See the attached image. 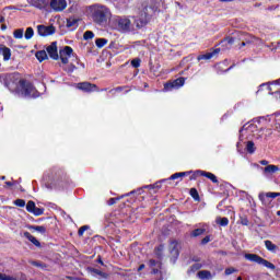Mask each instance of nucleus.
Wrapping results in <instances>:
<instances>
[{"label": "nucleus", "instance_id": "29", "mask_svg": "<svg viewBox=\"0 0 280 280\" xmlns=\"http://www.w3.org/2000/svg\"><path fill=\"white\" fill-rule=\"evenodd\" d=\"M107 44H108V39L106 38H96L95 40V45L96 47H98V49H102V47H104Z\"/></svg>", "mask_w": 280, "mask_h": 280}, {"label": "nucleus", "instance_id": "8", "mask_svg": "<svg viewBox=\"0 0 280 280\" xmlns=\"http://www.w3.org/2000/svg\"><path fill=\"white\" fill-rule=\"evenodd\" d=\"M151 19H152V15L148 14V8H144L141 11L139 18L136 19V21H135L136 27L138 30H141L142 27H145V25H148V23H150Z\"/></svg>", "mask_w": 280, "mask_h": 280}, {"label": "nucleus", "instance_id": "31", "mask_svg": "<svg viewBox=\"0 0 280 280\" xmlns=\"http://www.w3.org/2000/svg\"><path fill=\"white\" fill-rule=\"evenodd\" d=\"M217 224H219V226H229V218L226 217L218 218Z\"/></svg>", "mask_w": 280, "mask_h": 280}, {"label": "nucleus", "instance_id": "55", "mask_svg": "<svg viewBox=\"0 0 280 280\" xmlns=\"http://www.w3.org/2000/svg\"><path fill=\"white\" fill-rule=\"evenodd\" d=\"M276 128L280 130V115L276 116Z\"/></svg>", "mask_w": 280, "mask_h": 280}, {"label": "nucleus", "instance_id": "37", "mask_svg": "<svg viewBox=\"0 0 280 280\" xmlns=\"http://www.w3.org/2000/svg\"><path fill=\"white\" fill-rule=\"evenodd\" d=\"M67 27H78V19H68Z\"/></svg>", "mask_w": 280, "mask_h": 280}, {"label": "nucleus", "instance_id": "17", "mask_svg": "<svg viewBox=\"0 0 280 280\" xmlns=\"http://www.w3.org/2000/svg\"><path fill=\"white\" fill-rule=\"evenodd\" d=\"M23 236L26 237L28 242H32L34 246H36L37 248H40V241L37 240L34 235H32L30 232H24Z\"/></svg>", "mask_w": 280, "mask_h": 280}, {"label": "nucleus", "instance_id": "24", "mask_svg": "<svg viewBox=\"0 0 280 280\" xmlns=\"http://www.w3.org/2000/svg\"><path fill=\"white\" fill-rule=\"evenodd\" d=\"M276 172H279V166L277 165H267L265 168H264V173L265 174H275Z\"/></svg>", "mask_w": 280, "mask_h": 280}, {"label": "nucleus", "instance_id": "43", "mask_svg": "<svg viewBox=\"0 0 280 280\" xmlns=\"http://www.w3.org/2000/svg\"><path fill=\"white\" fill-rule=\"evenodd\" d=\"M32 213H33V215H36V217L43 215V213H45V208H37V207H35V209H34V211Z\"/></svg>", "mask_w": 280, "mask_h": 280}, {"label": "nucleus", "instance_id": "40", "mask_svg": "<svg viewBox=\"0 0 280 280\" xmlns=\"http://www.w3.org/2000/svg\"><path fill=\"white\" fill-rule=\"evenodd\" d=\"M149 266H150V268H154V266H158V268H162L163 262L156 261L155 259H150L149 260Z\"/></svg>", "mask_w": 280, "mask_h": 280}, {"label": "nucleus", "instance_id": "7", "mask_svg": "<svg viewBox=\"0 0 280 280\" xmlns=\"http://www.w3.org/2000/svg\"><path fill=\"white\" fill-rule=\"evenodd\" d=\"M185 77H179L175 80L167 81L164 83L163 92L164 93H170L171 91H176L180 89V86H185Z\"/></svg>", "mask_w": 280, "mask_h": 280}, {"label": "nucleus", "instance_id": "4", "mask_svg": "<svg viewBox=\"0 0 280 280\" xmlns=\"http://www.w3.org/2000/svg\"><path fill=\"white\" fill-rule=\"evenodd\" d=\"M245 259H247V261H253L254 264H258L259 266H265V268H269V270L277 269V266H275V264L264 259L261 256L257 254H246Z\"/></svg>", "mask_w": 280, "mask_h": 280}, {"label": "nucleus", "instance_id": "10", "mask_svg": "<svg viewBox=\"0 0 280 280\" xmlns=\"http://www.w3.org/2000/svg\"><path fill=\"white\" fill-rule=\"evenodd\" d=\"M170 255H171V261H173V264H176V260L178 259V257H180V249L178 247V241H172L170 243Z\"/></svg>", "mask_w": 280, "mask_h": 280}, {"label": "nucleus", "instance_id": "45", "mask_svg": "<svg viewBox=\"0 0 280 280\" xmlns=\"http://www.w3.org/2000/svg\"><path fill=\"white\" fill-rule=\"evenodd\" d=\"M89 229H90L89 225H83V226H81V228L79 229V231H78L79 237H82V235H84V232H85V231H89Z\"/></svg>", "mask_w": 280, "mask_h": 280}, {"label": "nucleus", "instance_id": "42", "mask_svg": "<svg viewBox=\"0 0 280 280\" xmlns=\"http://www.w3.org/2000/svg\"><path fill=\"white\" fill-rule=\"evenodd\" d=\"M126 89H128V86L124 85V86H117L115 89L109 90V93H121V91H126Z\"/></svg>", "mask_w": 280, "mask_h": 280}, {"label": "nucleus", "instance_id": "26", "mask_svg": "<svg viewBox=\"0 0 280 280\" xmlns=\"http://www.w3.org/2000/svg\"><path fill=\"white\" fill-rule=\"evenodd\" d=\"M31 266H35V268H42V270H47L48 266L47 264H44L42 261L36 260H30Z\"/></svg>", "mask_w": 280, "mask_h": 280}, {"label": "nucleus", "instance_id": "23", "mask_svg": "<svg viewBox=\"0 0 280 280\" xmlns=\"http://www.w3.org/2000/svg\"><path fill=\"white\" fill-rule=\"evenodd\" d=\"M36 59L38 60V62H43L45 60H47L48 56H47V51L45 50H38L35 54Z\"/></svg>", "mask_w": 280, "mask_h": 280}, {"label": "nucleus", "instance_id": "38", "mask_svg": "<svg viewBox=\"0 0 280 280\" xmlns=\"http://www.w3.org/2000/svg\"><path fill=\"white\" fill-rule=\"evenodd\" d=\"M94 275H98V277H102L103 279H106L108 277V275L106 272H103L102 270L100 269H95L93 268L91 270Z\"/></svg>", "mask_w": 280, "mask_h": 280}, {"label": "nucleus", "instance_id": "22", "mask_svg": "<svg viewBox=\"0 0 280 280\" xmlns=\"http://www.w3.org/2000/svg\"><path fill=\"white\" fill-rule=\"evenodd\" d=\"M163 250H165V245L164 244H160L159 246H156L154 248L155 256L159 259H163Z\"/></svg>", "mask_w": 280, "mask_h": 280}, {"label": "nucleus", "instance_id": "15", "mask_svg": "<svg viewBox=\"0 0 280 280\" xmlns=\"http://www.w3.org/2000/svg\"><path fill=\"white\" fill-rule=\"evenodd\" d=\"M215 54H220V48H215L210 52H206L203 55H199L197 57L198 62H200V60H211V58H213L215 56Z\"/></svg>", "mask_w": 280, "mask_h": 280}, {"label": "nucleus", "instance_id": "58", "mask_svg": "<svg viewBox=\"0 0 280 280\" xmlns=\"http://www.w3.org/2000/svg\"><path fill=\"white\" fill-rule=\"evenodd\" d=\"M246 45H250V42H242L238 46V49H242V47H246Z\"/></svg>", "mask_w": 280, "mask_h": 280}, {"label": "nucleus", "instance_id": "48", "mask_svg": "<svg viewBox=\"0 0 280 280\" xmlns=\"http://www.w3.org/2000/svg\"><path fill=\"white\" fill-rule=\"evenodd\" d=\"M14 205H15V207H21V208H23V207H25V199H16V200L14 201Z\"/></svg>", "mask_w": 280, "mask_h": 280}, {"label": "nucleus", "instance_id": "51", "mask_svg": "<svg viewBox=\"0 0 280 280\" xmlns=\"http://www.w3.org/2000/svg\"><path fill=\"white\" fill-rule=\"evenodd\" d=\"M269 199H275L280 197V192H266Z\"/></svg>", "mask_w": 280, "mask_h": 280}, {"label": "nucleus", "instance_id": "27", "mask_svg": "<svg viewBox=\"0 0 280 280\" xmlns=\"http://www.w3.org/2000/svg\"><path fill=\"white\" fill-rule=\"evenodd\" d=\"M200 268H202V264L196 262L192 266H190V268L188 269L187 273L188 275H192L194 272H198V270H200Z\"/></svg>", "mask_w": 280, "mask_h": 280}, {"label": "nucleus", "instance_id": "14", "mask_svg": "<svg viewBox=\"0 0 280 280\" xmlns=\"http://www.w3.org/2000/svg\"><path fill=\"white\" fill-rule=\"evenodd\" d=\"M190 175H191V171L175 173L171 175L170 178L163 179L162 183H167L168 180H178V178H184V176H190Z\"/></svg>", "mask_w": 280, "mask_h": 280}, {"label": "nucleus", "instance_id": "28", "mask_svg": "<svg viewBox=\"0 0 280 280\" xmlns=\"http://www.w3.org/2000/svg\"><path fill=\"white\" fill-rule=\"evenodd\" d=\"M207 230L205 229H195L191 233L190 236L191 237H200V235H205Z\"/></svg>", "mask_w": 280, "mask_h": 280}, {"label": "nucleus", "instance_id": "3", "mask_svg": "<svg viewBox=\"0 0 280 280\" xmlns=\"http://www.w3.org/2000/svg\"><path fill=\"white\" fill-rule=\"evenodd\" d=\"M19 86H20V91L22 93V95L24 97H39L40 93H38L36 91V88H34V84H32V82L25 80V79H21L19 81Z\"/></svg>", "mask_w": 280, "mask_h": 280}, {"label": "nucleus", "instance_id": "63", "mask_svg": "<svg viewBox=\"0 0 280 280\" xmlns=\"http://www.w3.org/2000/svg\"><path fill=\"white\" fill-rule=\"evenodd\" d=\"M260 165H268V161L267 160L260 161Z\"/></svg>", "mask_w": 280, "mask_h": 280}, {"label": "nucleus", "instance_id": "60", "mask_svg": "<svg viewBox=\"0 0 280 280\" xmlns=\"http://www.w3.org/2000/svg\"><path fill=\"white\" fill-rule=\"evenodd\" d=\"M159 272H161V270L153 268L151 275H159Z\"/></svg>", "mask_w": 280, "mask_h": 280}, {"label": "nucleus", "instance_id": "62", "mask_svg": "<svg viewBox=\"0 0 280 280\" xmlns=\"http://www.w3.org/2000/svg\"><path fill=\"white\" fill-rule=\"evenodd\" d=\"M5 186H7V187H14V183H12V182H5Z\"/></svg>", "mask_w": 280, "mask_h": 280}, {"label": "nucleus", "instance_id": "41", "mask_svg": "<svg viewBox=\"0 0 280 280\" xmlns=\"http://www.w3.org/2000/svg\"><path fill=\"white\" fill-rule=\"evenodd\" d=\"M190 177H189V180H196V178H198V176H202V171H196V172H192L190 173Z\"/></svg>", "mask_w": 280, "mask_h": 280}, {"label": "nucleus", "instance_id": "39", "mask_svg": "<svg viewBox=\"0 0 280 280\" xmlns=\"http://www.w3.org/2000/svg\"><path fill=\"white\" fill-rule=\"evenodd\" d=\"M131 67H133V69H139L141 67V59L140 58L132 59Z\"/></svg>", "mask_w": 280, "mask_h": 280}, {"label": "nucleus", "instance_id": "18", "mask_svg": "<svg viewBox=\"0 0 280 280\" xmlns=\"http://www.w3.org/2000/svg\"><path fill=\"white\" fill-rule=\"evenodd\" d=\"M258 200H260L261 205H264V207H270V198L268 197L267 192H260L258 195Z\"/></svg>", "mask_w": 280, "mask_h": 280}, {"label": "nucleus", "instance_id": "53", "mask_svg": "<svg viewBox=\"0 0 280 280\" xmlns=\"http://www.w3.org/2000/svg\"><path fill=\"white\" fill-rule=\"evenodd\" d=\"M264 86H266L267 91H270V86H268L266 83H262L261 85H259L257 95H259V93H261V91H264Z\"/></svg>", "mask_w": 280, "mask_h": 280}, {"label": "nucleus", "instance_id": "20", "mask_svg": "<svg viewBox=\"0 0 280 280\" xmlns=\"http://www.w3.org/2000/svg\"><path fill=\"white\" fill-rule=\"evenodd\" d=\"M197 277H199V279H201V280L213 279V276L211 275V271H209V270L198 271Z\"/></svg>", "mask_w": 280, "mask_h": 280}, {"label": "nucleus", "instance_id": "52", "mask_svg": "<svg viewBox=\"0 0 280 280\" xmlns=\"http://www.w3.org/2000/svg\"><path fill=\"white\" fill-rule=\"evenodd\" d=\"M224 272L226 276H229V275H233V272H237V269L230 267V268H226Z\"/></svg>", "mask_w": 280, "mask_h": 280}, {"label": "nucleus", "instance_id": "21", "mask_svg": "<svg viewBox=\"0 0 280 280\" xmlns=\"http://www.w3.org/2000/svg\"><path fill=\"white\" fill-rule=\"evenodd\" d=\"M30 231H37L45 235L47 233V228L45 225H28Z\"/></svg>", "mask_w": 280, "mask_h": 280}, {"label": "nucleus", "instance_id": "2", "mask_svg": "<svg viewBox=\"0 0 280 280\" xmlns=\"http://www.w3.org/2000/svg\"><path fill=\"white\" fill-rule=\"evenodd\" d=\"M90 10L92 12V19L97 25L106 23L108 16H110V9L103 4H92Z\"/></svg>", "mask_w": 280, "mask_h": 280}, {"label": "nucleus", "instance_id": "57", "mask_svg": "<svg viewBox=\"0 0 280 280\" xmlns=\"http://www.w3.org/2000/svg\"><path fill=\"white\" fill-rule=\"evenodd\" d=\"M226 42L229 43V45H233V43H235V37H228Z\"/></svg>", "mask_w": 280, "mask_h": 280}, {"label": "nucleus", "instance_id": "59", "mask_svg": "<svg viewBox=\"0 0 280 280\" xmlns=\"http://www.w3.org/2000/svg\"><path fill=\"white\" fill-rule=\"evenodd\" d=\"M96 261L97 264H101V266H104V260H102V256H97Z\"/></svg>", "mask_w": 280, "mask_h": 280}, {"label": "nucleus", "instance_id": "5", "mask_svg": "<svg viewBox=\"0 0 280 280\" xmlns=\"http://www.w3.org/2000/svg\"><path fill=\"white\" fill-rule=\"evenodd\" d=\"M114 25H116L118 32H130L132 22L126 16H116L114 19Z\"/></svg>", "mask_w": 280, "mask_h": 280}, {"label": "nucleus", "instance_id": "47", "mask_svg": "<svg viewBox=\"0 0 280 280\" xmlns=\"http://www.w3.org/2000/svg\"><path fill=\"white\" fill-rule=\"evenodd\" d=\"M0 280H16V278L0 272Z\"/></svg>", "mask_w": 280, "mask_h": 280}, {"label": "nucleus", "instance_id": "56", "mask_svg": "<svg viewBox=\"0 0 280 280\" xmlns=\"http://www.w3.org/2000/svg\"><path fill=\"white\" fill-rule=\"evenodd\" d=\"M271 95H273V97H276V100H280V90L272 92Z\"/></svg>", "mask_w": 280, "mask_h": 280}, {"label": "nucleus", "instance_id": "61", "mask_svg": "<svg viewBox=\"0 0 280 280\" xmlns=\"http://www.w3.org/2000/svg\"><path fill=\"white\" fill-rule=\"evenodd\" d=\"M145 268V265L144 264H141L139 267H138V272H141V270H143Z\"/></svg>", "mask_w": 280, "mask_h": 280}, {"label": "nucleus", "instance_id": "11", "mask_svg": "<svg viewBox=\"0 0 280 280\" xmlns=\"http://www.w3.org/2000/svg\"><path fill=\"white\" fill-rule=\"evenodd\" d=\"M37 34L43 37L54 36V34H56V26L54 25L46 26L40 24L37 26Z\"/></svg>", "mask_w": 280, "mask_h": 280}, {"label": "nucleus", "instance_id": "12", "mask_svg": "<svg viewBox=\"0 0 280 280\" xmlns=\"http://www.w3.org/2000/svg\"><path fill=\"white\" fill-rule=\"evenodd\" d=\"M65 176H66L65 170L60 167H52L50 170V174L48 175V178L50 180H62Z\"/></svg>", "mask_w": 280, "mask_h": 280}, {"label": "nucleus", "instance_id": "6", "mask_svg": "<svg viewBox=\"0 0 280 280\" xmlns=\"http://www.w3.org/2000/svg\"><path fill=\"white\" fill-rule=\"evenodd\" d=\"M0 82L9 89V91H16V84H19V80L14 74H3L0 77Z\"/></svg>", "mask_w": 280, "mask_h": 280}, {"label": "nucleus", "instance_id": "25", "mask_svg": "<svg viewBox=\"0 0 280 280\" xmlns=\"http://www.w3.org/2000/svg\"><path fill=\"white\" fill-rule=\"evenodd\" d=\"M265 246L270 253H277V245L272 241H265Z\"/></svg>", "mask_w": 280, "mask_h": 280}, {"label": "nucleus", "instance_id": "33", "mask_svg": "<svg viewBox=\"0 0 280 280\" xmlns=\"http://www.w3.org/2000/svg\"><path fill=\"white\" fill-rule=\"evenodd\" d=\"M191 198H194V200H197L199 202L200 200V195L198 194V189L196 188H190V191H189Z\"/></svg>", "mask_w": 280, "mask_h": 280}, {"label": "nucleus", "instance_id": "46", "mask_svg": "<svg viewBox=\"0 0 280 280\" xmlns=\"http://www.w3.org/2000/svg\"><path fill=\"white\" fill-rule=\"evenodd\" d=\"M75 69H78V67H75V65L70 63L68 66V68L65 69V71H67V73H73V71H75Z\"/></svg>", "mask_w": 280, "mask_h": 280}, {"label": "nucleus", "instance_id": "50", "mask_svg": "<svg viewBox=\"0 0 280 280\" xmlns=\"http://www.w3.org/2000/svg\"><path fill=\"white\" fill-rule=\"evenodd\" d=\"M160 188H161V186H159V183L144 186V189H160Z\"/></svg>", "mask_w": 280, "mask_h": 280}, {"label": "nucleus", "instance_id": "44", "mask_svg": "<svg viewBox=\"0 0 280 280\" xmlns=\"http://www.w3.org/2000/svg\"><path fill=\"white\" fill-rule=\"evenodd\" d=\"M240 222L243 226H248V224H250V221H248V217L246 215L240 217Z\"/></svg>", "mask_w": 280, "mask_h": 280}, {"label": "nucleus", "instance_id": "35", "mask_svg": "<svg viewBox=\"0 0 280 280\" xmlns=\"http://www.w3.org/2000/svg\"><path fill=\"white\" fill-rule=\"evenodd\" d=\"M92 38H95V33H93V31H86L83 34V39L84 40H92Z\"/></svg>", "mask_w": 280, "mask_h": 280}, {"label": "nucleus", "instance_id": "36", "mask_svg": "<svg viewBox=\"0 0 280 280\" xmlns=\"http://www.w3.org/2000/svg\"><path fill=\"white\" fill-rule=\"evenodd\" d=\"M24 30L23 28H18L13 32V37L16 39L23 38Z\"/></svg>", "mask_w": 280, "mask_h": 280}, {"label": "nucleus", "instance_id": "16", "mask_svg": "<svg viewBox=\"0 0 280 280\" xmlns=\"http://www.w3.org/2000/svg\"><path fill=\"white\" fill-rule=\"evenodd\" d=\"M0 55L3 56L4 62H8L10 58H12V50L8 48L7 46L1 45L0 46Z\"/></svg>", "mask_w": 280, "mask_h": 280}, {"label": "nucleus", "instance_id": "34", "mask_svg": "<svg viewBox=\"0 0 280 280\" xmlns=\"http://www.w3.org/2000/svg\"><path fill=\"white\" fill-rule=\"evenodd\" d=\"M34 209H36V203L33 201V200H30L27 203H26V211L28 213H33Z\"/></svg>", "mask_w": 280, "mask_h": 280}, {"label": "nucleus", "instance_id": "64", "mask_svg": "<svg viewBox=\"0 0 280 280\" xmlns=\"http://www.w3.org/2000/svg\"><path fill=\"white\" fill-rule=\"evenodd\" d=\"M5 22V18L3 15H0V24Z\"/></svg>", "mask_w": 280, "mask_h": 280}, {"label": "nucleus", "instance_id": "32", "mask_svg": "<svg viewBox=\"0 0 280 280\" xmlns=\"http://www.w3.org/2000/svg\"><path fill=\"white\" fill-rule=\"evenodd\" d=\"M246 150H247L248 154H255V150H256L255 142L248 141L247 145H246Z\"/></svg>", "mask_w": 280, "mask_h": 280}, {"label": "nucleus", "instance_id": "9", "mask_svg": "<svg viewBox=\"0 0 280 280\" xmlns=\"http://www.w3.org/2000/svg\"><path fill=\"white\" fill-rule=\"evenodd\" d=\"M77 89L79 91H82L83 93H97V92H100V88L97 86V84L86 82V81L77 83Z\"/></svg>", "mask_w": 280, "mask_h": 280}, {"label": "nucleus", "instance_id": "13", "mask_svg": "<svg viewBox=\"0 0 280 280\" xmlns=\"http://www.w3.org/2000/svg\"><path fill=\"white\" fill-rule=\"evenodd\" d=\"M50 8L52 12H63L67 10V0H51Z\"/></svg>", "mask_w": 280, "mask_h": 280}, {"label": "nucleus", "instance_id": "1", "mask_svg": "<svg viewBox=\"0 0 280 280\" xmlns=\"http://www.w3.org/2000/svg\"><path fill=\"white\" fill-rule=\"evenodd\" d=\"M46 51L51 60H58L60 58L62 65H69L70 56H73V48L71 46H65L63 49L59 50L58 55V42H52Z\"/></svg>", "mask_w": 280, "mask_h": 280}, {"label": "nucleus", "instance_id": "49", "mask_svg": "<svg viewBox=\"0 0 280 280\" xmlns=\"http://www.w3.org/2000/svg\"><path fill=\"white\" fill-rule=\"evenodd\" d=\"M117 200H121V197H117V198H109V200L107 201V205L109 207H113V205L117 203Z\"/></svg>", "mask_w": 280, "mask_h": 280}, {"label": "nucleus", "instance_id": "30", "mask_svg": "<svg viewBox=\"0 0 280 280\" xmlns=\"http://www.w3.org/2000/svg\"><path fill=\"white\" fill-rule=\"evenodd\" d=\"M34 37V28L33 27H27L24 34V38L26 40H31V38Z\"/></svg>", "mask_w": 280, "mask_h": 280}, {"label": "nucleus", "instance_id": "54", "mask_svg": "<svg viewBox=\"0 0 280 280\" xmlns=\"http://www.w3.org/2000/svg\"><path fill=\"white\" fill-rule=\"evenodd\" d=\"M211 242V236H206L201 240V244L205 245V244H209Z\"/></svg>", "mask_w": 280, "mask_h": 280}, {"label": "nucleus", "instance_id": "19", "mask_svg": "<svg viewBox=\"0 0 280 280\" xmlns=\"http://www.w3.org/2000/svg\"><path fill=\"white\" fill-rule=\"evenodd\" d=\"M201 176H203L205 178H209V180H211V183H214V185H218L219 183L218 176H215V174L211 172L202 171Z\"/></svg>", "mask_w": 280, "mask_h": 280}]
</instances>
